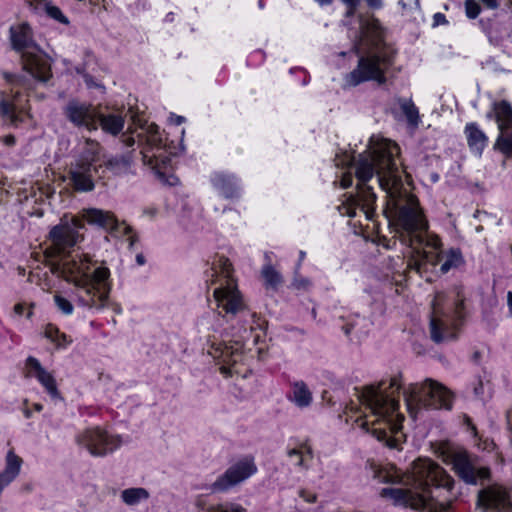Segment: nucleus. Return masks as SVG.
Here are the masks:
<instances>
[{"mask_svg":"<svg viewBox=\"0 0 512 512\" xmlns=\"http://www.w3.org/2000/svg\"><path fill=\"white\" fill-rule=\"evenodd\" d=\"M398 155V145L390 140L377 141L370 146L368 152L360 154L356 164V177L359 182L357 195H351L340 211L353 217L359 210L366 219L373 217L376 195L367 182L376 174L380 188L387 194L389 207L395 210L399 238L414 252L407 268L422 274L428 265L435 267L441 264L440 271L447 273L463 263L462 255L454 249L443 253L438 237L429 233L417 199L403 185L396 159Z\"/></svg>","mask_w":512,"mask_h":512,"instance_id":"1","label":"nucleus"},{"mask_svg":"<svg viewBox=\"0 0 512 512\" xmlns=\"http://www.w3.org/2000/svg\"><path fill=\"white\" fill-rule=\"evenodd\" d=\"M84 224L78 217L64 216L49 232V245L44 255L52 274L72 283L79 304L89 308H103L110 293L108 268L98 267L89 274L90 258L71 250L80 240L77 232Z\"/></svg>","mask_w":512,"mask_h":512,"instance_id":"2","label":"nucleus"},{"mask_svg":"<svg viewBox=\"0 0 512 512\" xmlns=\"http://www.w3.org/2000/svg\"><path fill=\"white\" fill-rule=\"evenodd\" d=\"M374 477L383 483H400L409 488H384L380 495L389 498L395 504L408 506L427 512H448L455 496L451 493L454 480L437 463L430 459H418L413 462L409 473L401 474L395 466L374 467Z\"/></svg>","mask_w":512,"mask_h":512,"instance_id":"3","label":"nucleus"},{"mask_svg":"<svg viewBox=\"0 0 512 512\" xmlns=\"http://www.w3.org/2000/svg\"><path fill=\"white\" fill-rule=\"evenodd\" d=\"M401 388L400 375L392 377L388 386L381 382L378 386L365 388L361 399L370 413L355 420L361 429L371 432L389 448H397L403 438V416L398 412L399 403L396 397Z\"/></svg>","mask_w":512,"mask_h":512,"instance_id":"4","label":"nucleus"},{"mask_svg":"<svg viewBox=\"0 0 512 512\" xmlns=\"http://www.w3.org/2000/svg\"><path fill=\"white\" fill-rule=\"evenodd\" d=\"M353 50L359 55V60L357 67L346 76L347 83L352 86L365 81L384 84L394 51L384 42L378 20L372 17L360 18V36Z\"/></svg>","mask_w":512,"mask_h":512,"instance_id":"5","label":"nucleus"},{"mask_svg":"<svg viewBox=\"0 0 512 512\" xmlns=\"http://www.w3.org/2000/svg\"><path fill=\"white\" fill-rule=\"evenodd\" d=\"M14 50L20 53L23 69L39 82L48 81L51 76L49 57L35 43L32 30L27 23H20L10 29Z\"/></svg>","mask_w":512,"mask_h":512,"instance_id":"6","label":"nucleus"},{"mask_svg":"<svg viewBox=\"0 0 512 512\" xmlns=\"http://www.w3.org/2000/svg\"><path fill=\"white\" fill-rule=\"evenodd\" d=\"M464 298L457 292L453 296L438 293L432 303L430 336L436 342L455 338L458 321L463 318Z\"/></svg>","mask_w":512,"mask_h":512,"instance_id":"7","label":"nucleus"},{"mask_svg":"<svg viewBox=\"0 0 512 512\" xmlns=\"http://www.w3.org/2000/svg\"><path fill=\"white\" fill-rule=\"evenodd\" d=\"M212 284H218L213 292V297L228 314H236L245 308L241 293L237 289L235 280L232 277V265L229 259L220 256L212 264Z\"/></svg>","mask_w":512,"mask_h":512,"instance_id":"8","label":"nucleus"},{"mask_svg":"<svg viewBox=\"0 0 512 512\" xmlns=\"http://www.w3.org/2000/svg\"><path fill=\"white\" fill-rule=\"evenodd\" d=\"M404 401L408 412L415 416L418 408L450 410L453 402L452 393L441 383L426 379L422 383H412L404 389Z\"/></svg>","mask_w":512,"mask_h":512,"instance_id":"9","label":"nucleus"},{"mask_svg":"<svg viewBox=\"0 0 512 512\" xmlns=\"http://www.w3.org/2000/svg\"><path fill=\"white\" fill-rule=\"evenodd\" d=\"M4 77L10 85V90L2 92L0 99V113L11 125L18 126L31 119L27 109V94L31 89V81L25 76H17L4 73Z\"/></svg>","mask_w":512,"mask_h":512,"instance_id":"10","label":"nucleus"},{"mask_svg":"<svg viewBox=\"0 0 512 512\" xmlns=\"http://www.w3.org/2000/svg\"><path fill=\"white\" fill-rule=\"evenodd\" d=\"M443 460L451 465L456 475L467 484L476 485L490 476L489 469L479 466L477 459L465 450L448 451L444 454Z\"/></svg>","mask_w":512,"mask_h":512,"instance_id":"11","label":"nucleus"},{"mask_svg":"<svg viewBox=\"0 0 512 512\" xmlns=\"http://www.w3.org/2000/svg\"><path fill=\"white\" fill-rule=\"evenodd\" d=\"M146 147L142 150L143 162L150 166L160 179H164L168 173L169 157L162 148V138L158 132V126L149 124L145 130Z\"/></svg>","mask_w":512,"mask_h":512,"instance_id":"12","label":"nucleus"},{"mask_svg":"<svg viewBox=\"0 0 512 512\" xmlns=\"http://www.w3.org/2000/svg\"><path fill=\"white\" fill-rule=\"evenodd\" d=\"M76 441L95 457H102L114 451L122 442L120 436L110 435L100 427L82 431L77 435Z\"/></svg>","mask_w":512,"mask_h":512,"instance_id":"13","label":"nucleus"},{"mask_svg":"<svg viewBox=\"0 0 512 512\" xmlns=\"http://www.w3.org/2000/svg\"><path fill=\"white\" fill-rule=\"evenodd\" d=\"M477 507L481 512H512V498L507 488L493 484L478 492Z\"/></svg>","mask_w":512,"mask_h":512,"instance_id":"14","label":"nucleus"},{"mask_svg":"<svg viewBox=\"0 0 512 512\" xmlns=\"http://www.w3.org/2000/svg\"><path fill=\"white\" fill-rule=\"evenodd\" d=\"M257 471L252 458H244L232 465L212 485L211 492L227 491L231 487L243 482Z\"/></svg>","mask_w":512,"mask_h":512,"instance_id":"15","label":"nucleus"},{"mask_svg":"<svg viewBox=\"0 0 512 512\" xmlns=\"http://www.w3.org/2000/svg\"><path fill=\"white\" fill-rule=\"evenodd\" d=\"M208 353L214 359H218L222 363L220 371L225 375L239 373L240 371L236 368V365L245 360L242 344L240 342L219 345L212 344Z\"/></svg>","mask_w":512,"mask_h":512,"instance_id":"16","label":"nucleus"},{"mask_svg":"<svg viewBox=\"0 0 512 512\" xmlns=\"http://www.w3.org/2000/svg\"><path fill=\"white\" fill-rule=\"evenodd\" d=\"M98 167H90L86 162H75L68 172V180L74 190L89 192L95 187L94 174H98Z\"/></svg>","mask_w":512,"mask_h":512,"instance_id":"17","label":"nucleus"},{"mask_svg":"<svg viewBox=\"0 0 512 512\" xmlns=\"http://www.w3.org/2000/svg\"><path fill=\"white\" fill-rule=\"evenodd\" d=\"M81 217L89 224L98 225L105 230H119L125 235L132 232V228L125 223H118L114 214L97 208H86L81 211Z\"/></svg>","mask_w":512,"mask_h":512,"instance_id":"18","label":"nucleus"},{"mask_svg":"<svg viewBox=\"0 0 512 512\" xmlns=\"http://www.w3.org/2000/svg\"><path fill=\"white\" fill-rule=\"evenodd\" d=\"M65 114L76 126L90 131L97 129L98 112L91 106L72 101L66 106Z\"/></svg>","mask_w":512,"mask_h":512,"instance_id":"19","label":"nucleus"},{"mask_svg":"<svg viewBox=\"0 0 512 512\" xmlns=\"http://www.w3.org/2000/svg\"><path fill=\"white\" fill-rule=\"evenodd\" d=\"M26 368L27 376L36 377L52 399H62L57 387L55 377L46 369H44L36 358L28 357L26 360Z\"/></svg>","mask_w":512,"mask_h":512,"instance_id":"20","label":"nucleus"},{"mask_svg":"<svg viewBox=\"0 0 512 512\" xmlns=\"http://www.w3.org/2000/svg\"><path fill=\"white\" fill-rule=\"evenodd\" d=\"M488 117L496 121L499 133L512 128V105L505 100L495 101Z\"/></svg>","mask_w":512,"mask_h":512,"instance_id":"21","label":"nucleus"},{"mask_svg":"<svg viewBox=\"0 0 512 512\" xmlns=\"http://www.w3.org/2000/svg\"><path fill=\"white\" fill-rule=\"evenodd\" d=\"M21 464L22 459L10 450L6 456L5 469L0 473V493L17 477L20 472Z\"/></svg>","mask_w":512,"mask_h":512,"instance_id":"22","label":"nucleus"},{"mask_svg":"<svg viewBox=\"0 0 512 512\" xmlns=\"http://www.w3.org/2000/svg\"><path fill=\"white\" fill-rule=\"evenodd\" d=\"M100 150L101 148L98 142L87 138L84 141L80 158L76 162H86L90 167H98L99 170L101 165H96V163L100 160Z\"/></svg>","mask_w":512,"mask_h":512,"instance_id":"23","label":"nucleus"},{"mask_svg":"<svg viewBox=\"0 0 512 512\" xmlns=\"http://www.w3.org/2000/svg\"><path fill=\"white\" fill-rule=\"evenodd\" d=\"M100 122L102 129L112 135L118 134L124 127V119L121 115L109 113L103 115L98 113L97 122Z\"/></svg>","mask_w":512,"mask_h":512,"instance_id":"24","label":"nucleus"},{"mask_svg":"<svg viewBox=\"0 0 512 512\" xmlns=\"http://www.w3.org/2000/svg\"><path fill=\"white\" fill-rule=\"evenodd\" d=\"M465 132L470 148L481 153L487 144L486 135L475 124L467 125Z\"/></svg>","mask_w":512,"mask_h":512,"instance_id":"25","label":"nucleus"},{"mask_svg":"<svg viewBox=\"0 0 512 512\" xmlns=\"http://www.w3.org/2000/svg\"><path fill=\"white\" fill-rule=\"evenodd\" d=\"M150 497L149 492L142 487H133L124 489L120 498L127 506H136Z\"/></svg>","mask_w":512,"mask_h":512,"instance_id":"26","label":"nucleus"},{"mask_svg":"<svg viewBox=\"0 0 512 512\" xmlns=\"http://www.w3.org/2000/svg\"><path fill=\"white\" fill-rule=\"evenodd\" d=\"M292 394L293 401L299 407H307L312 401V394L303 382L294 383Z\"/></svg>","mask_w":512,"mask_h":512,"instance_id":"27","label":"nucleus"},{"mask_svg":"<svg viewBox=\"0 0 512 512\" xmlns=\"http://www.w3.org/2000/svg\"><path fill=\"white\" fill-rule=\"evenodd\" d=\"M131 164V158L128 155L115 156L105 162L106 168L115 175L125 173Z\"/></svg>","mask_w":512,"mask_h":512,"instance_id":"28","label":"nucleus"},{"mask_svg":"<svg viewBox=\"0 0 512 512\" xmlns=\"http://www.w3.org/2000/svg\"><path fill=\"white\" fill-rule=\"evenodd\" d=\"M287 456L289 458H295L296 465L307 470V458H312V450L309 446H304L302 449L292 448L287 451Z\"/></svg>","mask_w":512,"mask_h":512,"instance_id":"29","label":"nucleus"},{"mask_svg":"<svg viewBox=\"0 0 512 512\" xmlns=\"http://www.w3.org/2000/svg\"><path fill=\"white\" fill-rule=\"evenodd\" d=\"M495 148L506 155H512V128H507V130L499 133Z\"/></svg>","mask_w":512,"mask_h":512,"instance_id":"30","label":"nucleus"},{"mask_svg":"<svg viewBox=\"0 0 512 512\" xmlns=\"http://www.w3.org/2000/svg\"><path fill=\"white\" fill-rule=\"evenodd\" d=\"M262 276L266 283L272 287H276L282 282L281 275L271 265L263 267Z\"/></svg>","mask_w":512,"mask_h":512,"instance_id":"31","label":"nucleus"},{"mask_svg":"<svg viewBox=\"0 0 512 512\" xmlns=\"http://www.w3.org/2000/svg\"><path fill=\"white\" fill-rule=\"evenodd\" d=\"M401 109L409 123L416 125L418 123V110L416 106L407 100L401 102Z\"/></svg>","mask_w":512,"mask_h":512,"instance_id":"32","label":"nucleus"},{"mask_svg":"<svg viewBox=\"0 0 512 512\" xmlns=\"http://www.w3.org/2000/svg\"><path fill=\"white\" fill-rule=\"evenodd\" d=\"M48 273L44 272L43 275H41L40 271L35 270L30 272L28 281L31 283H35L42 287L43 290H49L51 288L50 284L48 283Z\"/></svg>","mask_w":512,"mask_h":512,"instance_id":"33","label":"nucleus"},{"mask_svg":"<svg viewBox=\"0 0 512 512\" xmlns=\"http://www.w3.org/2000/svg\"><path fill=\"white\" fill-rule=\"evenodd\" d=\"M54 301H55L56 306L62 313L66 314V315H70L73 313V310H74L73 305L65 297H63L59 294H55Z\"/></svg>","mask_w":512,"mask_h":512,"instance_id":"34","label":"nucleus"},{"mask_svg":"<svg viewBox=\"0 0 512 512\" xmlns=\"http://www.w3.org/2000/svg\"><path fill=\"white\" fill-rule=\"evenodd\" d=\"M480 10H481L480 6L476 2V0H466L465 1V11H466V15L469 18H471V19L476 18L479 15Z\"/></svg>","mask_w":512,"mask_h":512,"instance_id":"35","label":"nucleus"},{"mask_svg":"<svg viewBox=\"0 0 512 512\" xmlns=\"http://www.w3.org/2000/svg\"><path fill=\"white\" fill-rule=\"evenodd\" d=\"M292 285L297 290H308L311 287V281L308 278L296 274Z\"/></svg>","mask_w":512,"mask_h":512,"instance_id":"36","label":"nucleus"},{"mask_svg":"<svg viewBox=\"0 0 512 512\" xmlns=\"http://www.w3.org/2000/svg\"><path fill=\"white\" fill-rule=\"evenodd\" d=\"M46 11H47L48 15L50 17L54 18L55 20H57L63 24L68 23V19L62 14L61 10L58 7L47 6Z\"/></svg>","mask_w":512,"mask_h":512,"instance_id":"37","label":"nucleus"},{"mask_svg":"<svg viewBox=\"0 0 512 512\" xmlns=\"http://www.w3.org/2000/svg\"><path fill=\"white\" fill-rule=\"evenodd\" d=\"M46 337L56 343L58 341L59 330L56 327L48 326L45 331Z\"/></svg>","mask_w":512,"mask_h":512,"instance_id":"38","label":"nucleus"},{"mask_svg":"<svg viewBox=\"0 0 512 512\" xmlns=\"http://www.w3.org/2000/svg\"><path fill=\"white\" fill-rule=\"evenodd\" d=\"M208 512H231V503L210 506Z\"/></svg>","mask_w":512,"mask_h":512,"instance_id":"39","label":"nucleus"},{"mask_svg":"<svg viewBox=\"0 0 512 512\" xmlns=\"http://www.w3.org/2000/svg\"><path fill=\"white\" fill-rule=\"evenodd\" d=\"M400 4L404 9L414 10L419 7V0H400Z\"/></svg>","mask_w":512,"mask_h":512,"instance_id":"40","label":"nucleus"},{"mask_svg":"<svg viewBox=\"0 0 512 512\" xmlns=\"http://www.w3.org/2000/svg\"><path fill=\"white\" fill-rule=\"evenodd\" d=\"M300 497H302L308 503H314L316 501V495L305 490L300 491Z\"/></svg>","mask_w":512,"mask_h":512,"instance_id":"41","label":"nucleus"},{"mask_svg":"<svg viewBox=\"0 0 512 512\" xmlns=\"http://www.w3.org/2000/svg\"><path fill=\"white\" fill-rule=\"evenodd\" d=\"M351 184H352V176H351V174L350 173L343 174L342 179H341V186L343 188H347Z\"/></svg>","mask_w":512,"mask_h":512,"instance_id":"42","label":"nucleus"},{"mask_svg":"<svg viewBox=\"0 0 512 512\" xmlns=\"http://www.w3.org/2000/svg\"><path fill=\"white\" fill-rule=\"evenodd\" d=\"M70 342H71V340L68 339L65 334L59 332L58 341H56L57 345L64 346V345H66V344H68Z\"/></svg>","mask_w":512,"mask_h":512,"instance_id":"43","label":"nucleus"},{"mask_svg":"<svg viewBox=\"0 0 512 512\" xmlns=\"http://www.w3.org/2000/svg\"><path fill=\"white\" fill-rule=\"evenodd\" d=\"M446 22L445 16L441 13L434 15V25L444 24Z\"/></svg>","mask_w":512,"mask_h":512,"instance_id":"44","label":"nucleus"},{"mask_svg":"<svg viewBox=\"0 0 512 512\" xmlns=\"http://www.w3.org/2000/svg\"><path fill=\"white\" fill-rule=\"evenodd\" d=\"M2 141L7 146H12L15 143V138L13 135H6L2 138Z\"/></svg>","mask_w":512,"mask_h":512,"instance_id":"45","label":"nucleus"},{"mask_svg":"<svg viewBox=\"0 0 512 512\" xmlns=\"http://www.w3.org/2000/svg\"><path fill=\"white\" fill-rule=\"evenodd\" d=\"M485 6L490 9H495L498 6L497 0H480Z\"/></svg>","mask_w":512,"mask_h":512,"instance_id":"46","label":"nucleus"},{"mask_svg":"<svg viewBox=\"0 0 512 512\" xmlns=\"http://www.w3.org/2000/svg\"><path fill=\"white\" fill-rule=\"evenodd\" d=\"M231 512H246V510L238 504L231 503Z\"/></svg>","mask_w":512,"mask_h":512,"instance_id":"47","label":"nucleus"},{"mask_svg":"<svg viewBox=\"0 0 512 512\" xmlns=\"http://www.w3.org/2000/svg\"><path fill=\"white\" fill-rule=\"evenodd\" d=\"M368 5L373 8H379L382 5L381 0H366Z\"/></svg>","mask_w":512,"mask_h":512,"instance_id":"48","label":"nucleus"},{"mask_svg":"<svg viewBox=\"0 0 512 512\" xmlns=\"http://www.w3.org/2000/svg\"><path fill=\"white\" fill-rule=\"evenodd\" d=\"M507 304L509 307L510 315L512 316V292L509 291L507 294Z\"/></svg>","mask_w":512,"mask_h":512,"instance_id":"49","label":"nucleus"},{"mask_svg":"<svg viewBox=\"0 0 512 512\" xmlns=\"http://www.w3.org/2000/svg\"><path fill=\"white\" fill-rule=\"evenodd\" d=\"M145 214H147L149 217H154L157 213L155 208H148L144 211Z\"/></svg>","mask_w":512,"mask_h":512,"instance_id":"50","label":"nucleus"},{"mask_svg":"<svg viewBox=\"0 0 512 512\" xmlns=\"http://www.w3.org/2000/svg\"><path fill=\"white\" fill-rule=\"evenodd\" d=\"M23 309H24V307H23V305H22V304H17V305H15V307H14V311H15L17 314H21V313L23 312Z\"/></svg>","mask_w":512,"mask_h":512,"instance_id":"51","label":"nucleus"},{"mask_svg":"<svg viewBox=\"0 0 512 512\" xmlns=\"http://www.w3.org/2000/svg\"><path fill=\"white\" fill-rule=\"evenodd\" d=\"M134 143H135V140L132 137H127L125 140L126 146H132V145H134Z\"/></svg>","mask_w":512,"mask_h":512,"instance_id":"52","label":"nucleus"},{"mask_svg":"<svg viewBox=\"0 0 512 512\" xmlns=\"http://www.w3.org/2000/svg\"><path fill=\"white\" fill-rule=\"evenodd\" d=\"M349 6H350V8L347 11V16H352L354 14V12H355V6L356 5H349Z\"/></svg>","mask_w":512,"mask_h":512,"instance_id":"53","label":"nucleus"},{"mask_svg":"<svg viewBox=\"0 0 512 512\" xmlns=\"http://www.w3.org/2000/svg\"><path fill=\"white\" fill-rule=\"evenodd\" d=\"M196 506H197L198 508H203V506H204V502H203V500H202V499H200V498H198V499H197V501H196Z\"/></svg>","mask_w":512,"mask_h":512,"instance_id":"54","label":"nucleus"},{"mask_svg":"<svg viewBox=\"0 0 512 512\" xmlns=\"http://www.w3.org/2000/svg\"><path fill=\"white\" fill-rule=\"evenodd\" d=\"M345 3H347L348 5H357V3L359 2V0H343Z\"/></svg>","mask_w":512,"mask_h":512,"instance_id":"55","label":"nucleus"},{"mask_svg":"<svg viewBox=\"0 0 512 512\" xmlns=\"http://www.w3.org/2000/svg\"><path fill=\"white\" fill-rule=\"evenodd\" d=\"M34 409L40 412L43 409V406L39 403L34 404Z\"/></svg>","mask_w":512,"mask_h":512,"instance_id":"56","label":"nucleus"},{"mask_svg":"<svg viewBox=\"0 0 512 512\" xmlns=\"http://www.w3.org/2000/svg\"><path fill=\"white\" fill-rule=\"evenodd\" d=\"M23 412H24V415H25L26 418H30L31 417V411L29 409L25 408L23 410Z\"/></svg>","mask_w":512,"mask_h":512,"instance_id":"57","label":"nucleus"},{"mask_svg":"<svg viewBox=\"0 0 512 512\" xmlns=\"http://www.w3.org/2000/svg\"><path fill=\"white\" fill-rule=\"evenodd\" d=\"M27 1L30 3V5H33L34 3H37V4L42 3L44 0H27Z\"/></svg>","mask_w":512,"mask_h":512,"instance_id":"58","label":"nucleus"},{"mask_svg":"<svg viewBox=\"0 0 512 512\" xmlns=\"http://www.w3.org/2000/svg\"><path fill=\"white\" fill-rule=\"evenodd\" d=\"M508 425H509V430H510V435H511V441H512V421H511V420H509Z\"/></svg>","mask_w":512,"mask_h":512,"instance_id":"59","label":"nucleus"},{"mask_svg":"<svg viewBox=\"0 0 512 512\" xmlns=\"http://www.w3.org/2000/svg\"><path fill=\"white\" fill-rule=\"evenodd\" d=\"M129 240H130V246H132L134 244V242H135L134 237L130 236Z\"/></svg>","mask_w":512,"mask_h":512,"instance_id":"60","label":"nucleus"},{"mask_svg":"<svg viewBox=\"0 0 512 512\" xmlns=\"http://www.w3.org/2000/svg\"><path fill=\"white\" fill-rule=\"evenodd\" d=\"M183 121V117L178 116L177 117V124H180Z\"/></svg>","mask_w":512,"mask_h":512,"instance_id":"61","label":"nucleus"},{"mask_svg":"<svg viewBox=\"0 0 512 512\" xmlns=\"http://www.w3.org/2000/svg\"><path fill=\"white\" fill-rule=\"evenodd\" d=\"M259 337H260L259 335H256V336H255V338H254V343H257V342H258Z\"/></svg>","mask_w":512,"mask_h":512,"instance_id":"62","label":"nucleus"},{"mask_svg":"<svg viewBox=\"0 0 512 512\" xmlns=\"http://www.w3.org/2000/svg\"><path fill=\"white\" fill-rule=\"evenodd\" d=\"M475 393H476V395H479L480 394V389L475 388Z\"/></svg>","mask_w":512,"mask_h":512,"instance_id":"63","label":"nucleus"},{"mask_svg":"<svg viewBox=\"0 0 512 512\" xmlns=\"http://www.w3.org/2000/svg\"><path fill=\"white\" fill-rule=\"evenodd\" d=\"M137 260L140 264L142 263V258L140 256L137 257Z\"/></svg>","mask_w":512,"mask_h":512,"instance_id":"64","label":"nucleus"}]
</instances>
